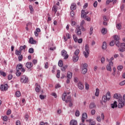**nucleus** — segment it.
<instances>
[{"mask_svg": "<svg viewBox=\"0 0 125 125\" xmlns=\"http://www.w3.org/2000/svg\"><path fill=\"white\" fill-rule=\"evenodd\" d=\"M113 62H109V64L107 65L106 66V70H107V71H110L111 72V71H112V66H113Z\"/></svg>", "mask_w": 125, "mask_h": 125, "instance_id": "10", "label": "nucleus"}, {"mask_svg": "<svg viewBox=\"0 0 125 125\" xmlns=\"http://www.w3.org/2000/svg\"><path fill=\"white\" fill-rule=\"evenodd\" d=\"M70 125H78V122L76 120H72L69 123Z\"/></svg>", "mask_w": 125, "mask_h": 125, "instance_id": "19", "label": "nucleus"}, {"mask_svg": "<svg viewBox=\"0 0 125 125\" xmlns=\"http://www.w3.org/2000/svg\"><path fill=\"white\" fill-rule=\"evenodd\" d=\"M28 52L29 53H34V48H29L28 50Z\"/></svg>", "mask_w": 125, "mask_h": 125, "instance_id": "47", "label": "nucleus"}, {"mask_svg": "<svg viewBox=\"0 0 125 125\" xmlns=\"http://www.w3.org/2000/svg\"><path fill=\"white\" fill-rule=\"evenodd\" d=\"M35 86H36L35 88V91L36 92H40V91H41V85H40L39 83H36L35 84Z\"/></svg>", "mask_w": 125, "mask_h": 125, "instance_id": "13", "label": "nucleus"}, {"mask_svg": "<svg viewBox=\"0 0 125 125\" xmlns=\"http://www.w3.org/2000/svg\"><path fill=\"white\" fill-rule=\"evenodd\" d=\"M101 119L103 121H104V113H102L101 114Z\"/></svg>", "mask_w": 125, "mask_h": 125, "instance_id": "62", "label": "nucleus"}, {"mask_svg": "<svg viewBox=\"0 0 125 125\" xmlns=\"http://www.w3.org/2000/svg\"><path fill=\"white\" fill-rule=\"evenodd\" d=\"M20 82L21 83H26L29 82L28 77H27L26 75H22L21 77Z\"/></svg>", "mask_w": 125, "mask_h": 125, "instance_id": "4", "label": "nucleus"}, {"mask_svg": "<svg viewBox=\"0 0 125 125\" xmlns=\"http://www.w3.org/2000/svg\"><path fill=\"white\" fill-rule=\"evenodd\" d=\"M118 107V104H117V102L115 101L113 104H111V108L114 109V108H117Z\"/></svg>", "mask_w": 125, "mask_h": 125, "instance_id": "26", "label": "nucleus"}, {"mask_svg": "<svg viewBox=\"0 0 125 125\" xmlns=\"http://www.w3.org/2000/svg\"><path fill=\"white\" fill-rule=\"evenodd\" d=\"M95 95L96 96H98L99 95V89L98 88L96 89V92H95Z\"/></svg>", "mask_w": 125, "mask_h": 125, "instance_id": "37", "label": "nucleus"}, {"mask_svg": "<svg viewBox=\"0 0 125 125\" xmlns=\"http://www.w3.org/2000/svg\"><path fill=\"white\" fill-rule=\"evenodd\" d=\"M72 77H73V73L70 72H68L67 74V78H68V79H72Z\"/></svg>", "mask_w": 125, "mask_h": 125, "instance_id": "28", "label": "nucleus"}, {"mask_svg": "<svg viewBox=\"0 0 125 125\" xmlns=\"http://www.w3.org/2000/svg\"><path fill=\"white\" fill-rule=\"evenodd\" d=\"M72 60L73 62L75 63H76V62H78L79 61V56H73Z\"/></svg>", "mask_w": 125, "mask_h": 125, "instance_id": "21", "label": "nucleus"}, {"mask_svg": "<svg viewBox=\"0 0 125 125\" xmlns=\"http://www.w3.org/2000/svg\"><path fill=\"white\" fill-rule=\"evenodd\" d=\"M0 74L3 77H6V73L1 70L0 71Z\"/></svg>", "mask_w": 125, "mask_h": 125, "instance_id": "33", "label": "nucleus"}, {"mask_svg": "<svg viewBox=\"0 0 125 125\" xmlns=\"http://www.w3.org/2000/svg\"><path fill=\"white\" fill-rule=\"evenodd\" d=\"M70 15H71V17H74V16H75V12H74L73 11H71L70 12Z\"/></svg>", "mask_w": 125, "mask_h": 125, "instance_id": "57", "label": "nucleus"}, {"mask_svg": "<svg viewBox=\"0 0 125 125\" xmlns=\"http://www.w3.org/2000/svg\"><path fill=\"white\" fill-rule=\"evenodd\" d=\"M96 107V105H95V104L93 102L91 103L89 105V108L90 109H94Z\"/></svg>", "mask_w": 125, "mask_h": 125, "instance_id": "17", "label": "nucleus"}, {"mask_svg": "<svg viewBox=\"0 0 125 125\" xmlns=\"http://www.w3.org/2000/svg\"><path fill=\"white\" fill-rule=\"evenodd\" d=\"M123 65H119L118 67H117V69L119 71H122V70H123Z\"/></svg>", "mask_w": 125, "mask_h": 125, "instance_id": "45", "label": "nucleus"}, {"mask_svg": "<svg viewBox=\"0 0 125 125\" xmlns=\"http://www.w3.org/2000/svg\"><path fill=\"white\" fill-rule=\"evenodd\" d=\"M114 98H115L116 99H119V98H121V97H119V95L118 94H115L113 96Z\"/></svg>", "mask_w": 125, "mask_h": 125, "instance_id": "42", "label": "nucleus"}, {"mask_svg": "<svg viewBox=\"0 0 125 125\" xmlns=\"http://www.w3.org/2000/svg\"><path fill=\"white\" fill-rule=\"evenodd\" d=\"M103 49H106L107 48V43L105 42H104L103 43V45L102 46Z\"/></svg>", "mask_w": 125, "mask_h": 125, "instance_id": "29", "label": "nucleus"}, {"mask_svg": "<svg viewBox=\"0 0 125 125\" xmlns=\"http://www.w3.org/2000/svg\"><path fill=\"white\" fill-rule=\"evenodd\" d=\"M22 59H23V56L22 55H19V61H22Z\"/></svg>", "mask_w": 125, "mask_h": 125, "instance_id": "48", "label": "nucleus"}, {"mask_svg": "<svg viewBox=\"0 0 125 125\" xmlns=\"http://www.w3.org/2000/svg\"><path fill=\"white\" fill-rule=\"evenodd\" d=\"M83 54L85 58H87L89 55V45L87 44L85 45V51L83 52Z\"/></svg>", "mask_w": 125, "mask_h": 125, "instance_id": "2", "label": "nucleus"}, {"mask_svg": "<svg viewBox=\"0 0 125 125\" xmlns=\"http://www.w3.org/2000/svg\"><path fill=\"white\" fill-rule=\"evenodd\" d=\"M111 99V93L110 92H107L105 95H104L102 97V100L103 102L105 103L107 101H109Z\"/></svg>", "mask_w": 125, "mask_h": 125, "instance_id": "1", "label": "nucleus"}, {"mask_svg": "<svg viewBox=\"0 0 125 125\" xmlns=\"http://www.w3.org/2000/svg\"><path fill=\"white\" fill-rule=\"evenodd\" d=\"M84 18L85 20H86L88 22H90V20H91V19L89 17L86 18V17H84Z\"/></svg>", "mask_w": 125, "mask_h": 125, "instance_id": "55", "label": "nucleus"}, {"mask_svg": "<svg viewBox=\"0 0 125 125\" xmlns=\"http://www.w3.org/2000/svg\"><path fill=\"white\" fill-rule=\"evenodd\" d=\"M78 87L79 88V89H81L82 90L83 88V83H82V82H79L78 83Z\"/></svg>", "mask_w": 125, "mask_h": 125, "instance_id": "20", "label": "nucleus"}, {"mask_svg": "<svg viewBox=\"0 0 125 125\" xmlns=\"http://www.w3.org/2000/svg\"><path fill=\"white\" fill-rule=\"evenodd\" d=\"M94 7H97V1H95L93 4Z\"/></svg>", "mask_w": 125, "mask_h": 125, "instance_id": "63", "label": "nucleus"}, {"mask_svg": "<svg viewBox=\"0 0 125 125\" xmlns=\"http://www.w3.org/2000/svg\"><path fill=\"white\" fill-rule=\"evenodd\" d=\"M85 89H89V85L87 84V83H85Z\"/></svg>", "mask_w": 125, "mask_h": 125, "instance_id": "53", "label": "nucleus"}, {"mask_svg": "<svg viewBox=\"0 0 125 125\" xmlns=\"http://www.w3.org/2000/svg\"><path fill=\"white\" fill-rule=\"evenodd\" d=\"M109 44L110 46H113L115 44V41H112Z\"/></svg>", "mask_w": 125, "mask_h": 125, "instance_id": "56", "label": "nucleus"}, {"mask_svg": "<svg viewBox=\"0 0 125 125\" xmlns=\"http://www.w3.org/2000/svg\"><path fill=\"white\" fill-rule=\"evenodd\" d=\"M0 89L1 91H6L8 89V85L7 84H1L0 86Z\"/></svg>", "mask_w": 125, "mask_h": 125, "instance_id": "7", "label": "nucleus"}, {"mask_svg": "<svg viewBox=\"0 0 125 125\" xmlns=\"http://www.w3.org/2000/svg\"><path fill=\"white\" fill-rule=\"evenodd\" d=\"M71 96H68L67 93H64L62 94V100L63 101H65L66 103H68V101H70Z\"/></svg>", "mask_w": 125, "mask_h": 125, "instance_id": "3", "label": "nucleus"}, {"mask_svg": "<svg viewBox=\"0 0 125 125\" xmlns=\"http://www.w3.org/2000/svg\"><path fill=\"white\" fill-rule=\"evenodd\" d=\"M89 125H95V123L92 120V121L89 123Z\"/></svg>", "mask_w": 125, "mask_h": 125, "instance_id": "64", "label": "nucleus"}, {"mask_svg": "<svg viewBox=\"0 0 125 125\" xmlns=\"http://www.w3.org/2000/svg\"><path fill=\"white\" fill-rule=\"evenodd\" d=\"M112 1H114V0H107L106 1V5H108L110 4V3L112 2Z\"/></svg>", "mask_w": 125, "mask_h": 125, "instance_id": "41", "label": "nucleus"}, {"mask_svg": "<svg viewBox=\"0 0 125 125\" xmlns=\"http://www.w3.org/2000/svg\"><path fill=\"white\" fill-rule=\"evenodd\" d=\"M73 38L74 41L75 42H78V37H77V35H74L73 36Z\"/></svg>", "mask_w": 125, "mask_h": 125, "instance_id": "38", "label": "nucleus"}, {"mask_svg": "<svg viewBox=\"0 0 125 125\" xmlns=\"http://www.w3.org/2000/svg\"><path fill=\"white\" fill-rule=\"evenodd\" d=\"M17 72L16 73V75L17 77H20L21 76V72H20V70H17Z\"/></svg>", "mask_w": 125, "mask_h": 125, "instance_id": "36", "label": "nucleus"}, {"mask_svg": "<svg viewBox=\"0 0 125 125\" xmlns=\"http://www.w3.org/2000/svg\"><path fill=\"white\" fill-rule=\"evenodd\" d=\"M1 119H2L3 122H7V121H8V117L6 115L4 116H1Z\"/></svg>", "mask_w": 125, "mask_h": 125, "instance_id": "25", "label": "nucleus"}, {"mask_svg": "<svg viewBox=\"0 0 125 125\" xmlns=\"http://www.w3.org/2000/svg\"><path fill=\"white\" fill-rule=\"evenodd\" d=\"M120 85H125V80L122 81L119 83Z\"/></svg>", "mask_w": 125, "mask_h": 125, "instance_id": "60", "label": "nucleus"}, {"mask_svg": "<svg viewBox=\"0 0 125 125\" xmlns=\"http://www.w3.org/2000/svg\"><path fill=\"white\" fill-rule=\"evenodd\" d=\"M74 54H75V56H78L79 54H80V50L77 49L75 51Z\"/></svg>", "mask_w": 125, "mask_h": 125, "instance_id": "35", "label": "nucleus"}, {"mask_svg": "<svg viewBox=\"0 0 125 125\" xmlns=\"http://www.w3.org/2000/svg\"><path fill=\"white\" fill-rule=\"evenodd\" d=\"M118 108L122 109L124 106L125 105V102L123 100L122 98H120L118 100Z\"/></svg>", "mask_w": 125, "mask_h": 125, "instance_id": "6", "label": "nucleus"}, {"mask_svg": "<svg viewBox=\"0 0 125 125\" xmlns=\"http://www.w3.org/2000/svg\"><path fill=\"white\" fill-rule=\"evenodd\" d=\"M114 41H115V43L118 47H121V43H120V36L118 35H115L114 36Z\"/></svg>", "mask_w": 125, "mask_h": 125, "instance_id": "5", "label": "nucleus"}, {"mask_svg": "<svg viewBox=\"0 0 125 125\" xmlns=\"http://www.w3.org/2000/svg\"><path fill=\"white\" fill-rule=\"evenodd\" d=\"M67 68H68V65H65L63 66L62 67V66L61 70L62 72H66V69H67Z\"/></svg>", "mask_w": 125, "mask_h": 125, "instance_id": "27", "label": "nucleus"}, {"mask_svg": "<svg viewBox=\"0 0 125 125\" xmlns=\"http://www.w3.org/2000/svg\"><path fill=\"white\" fill-rule=\"evenodd\" d=\"M29 43H31V44H36V43L37 42H36V41L34 40V39H33V38L31 37L29 39Z\"/></svg>", "mask_w": 125, "mask_h": 125, "instance_id": "22", "label": "nucleus"}, {"mask_svg": "<svg viewBox=\"0 0 125 125\" xmlns=\"http://www.w3.org/2000/svg\"><path fill=\"white\" fill-rule=\"evenodd\" d=\"M15 54L16 55H21V52L20 51L16 50Z\"/></svg>", "mask_w": 125, "mask_h": 125, "instance_id": "50", "label": "nucleus"}, {"mask_svg": "<svg viewBox=\"0 0 125 125\" xmlns=\"http://www.w3.org/2000/svg\"><path fill=\"white\" fill-rule=\"evenodd\" d=\"M58 65L59 66V67H62V66H63V61H59V62H58Z\"/></svg>", "mask_w": 125, "mask_h": 125, "instance_id": "40", "label": "nucleus"}, {"mask_svg": "<svg viewBox=\"0 0 125 125\" xmlns=\"http://www.w3.org/2000/svg\"><path fill=\"white\" fill-rule=\"evenodd\" d=\"M76 8H77V4L75 3H72L70 7L71 10L73 11V10H76Z\"/></svg>", "mask_w": 125, "mask_h": 125, "instance_id": "18", "label": "nucleus"}, {"mask_svg": "<svg viewBox=\"0 0 125 125\" xmlns=\"http://www.w3.org/2000/svg\"><path fill=\"white\" fill-rule=\"evenodd\" d=\"M15 95L17 97H20V96H21V92L19 91H17L16 92Z\"/></svg>", "mask_w": 125, "mask_h": 125, "instance_id": "31", "label": "nucleus"}, {"mask_svg": "<svg viewBox=\"0 0 125 125\" xmlns=\"http://www.w3.org/2000/svg\"><path fill=\"white\" fill-rule=\"evenodd\" d=\"M57 78H58V79H59V78H60V70H58L57 71Z\"/></svg>", "mask_w": 125, "mask_h": 125, "instance_id": "44", "label": "nucleus"}, {"mask_svg": "<svg viewBox=\"0 0 125 125\" xmlns=\"http://www.w3.org/2000/svg\"><path fill=\"white\" fill-rule=\"evenodd\" d=\"M76 33L78 35V36H81V35H82V31H81V27L78 26L77 28H76Z\"/></svg>", "mask_w": 125, "mask_h": 125, "instance_id": "14", "label": "nucleus"}, {"mask_svg": "<svg viewBox=\"0 0 125 125\" xmlns=\"http://www.w3.org/2000/svg\"><path fill=\"white\" fill-rule=\"evenodd\" d=\"M89 13V12L87 11L85 12L84 10H82L81 11V18H84V17H86V15Z\"/></svg>", "mask_w": 125, "mask_h": 125, "instance_id": "11", "label": "nucleus"}, {"mask_svg": "<svg viewBox=\"0 0 125 125\" xmlns=\"http://www.w3.org/2000/svg\"><path fill=\"white\" fill-rule=\"evenodd\" d=\"M97 121H98V122H99V123L101 122V118H100V116L97 117Z\"/></svg>", "mask_w": 125, "mask_h": 125, "instance_id": "61", "label": "nucleus"}, {"mask_svg": "<svg viewBox=\"0 0 125 125\" xmlns=\"http://www.w3.org/2000/svg\"><path fill=\"white\" fill-rule=\"evenodd\" d=\"M116 28H117L118 30H121V29H122V24L118 23L116 24Z\"/></svg>", "mask_w": 125, "mask_h": 125, "instance_id": "32", "label": "nucleus"}, {"mask_svg": "<svg viewBox=\"0 0 125 125\" xmlns=\"http://www.w3.org/2000/svg\"><path fill=\"white\" fill-rule=\"evenodd\" d=\"M29 7L30 10V13H32V12H34V8H33V6H32V5H30Z\"/></svg>", "mask_w": 125, "mask_h": 125, "instance_id": "39", "label": "nucleus"}, {"mask_svg": "<svg viewBox=\"0 0 125 125\" xmlns=\"http://www.w3.org/2000/svg\"><path fill=\"white\" fill-rule=\"evenodd\" d=\"M95 113H96V111L95 109H92L91 111V114L92 115V116H94V115H95Z\"/></svg>", "mask_w": 125, "mask_h": 125, "instance_id": "46", "label": "nucleus"}, {"mask_svg": "<svg viewBox=\"0 0 125 125\" xmlns=\"http://www.w3.org/2000/svg\"><path fill=\"white\" fill-rule=\"evenodd\" d=\"M25 66L27 69H31L33 67V63L32 62H27L25 64Z\"/></svg>", "mask_w": 125, "mask_h": 125, "instance_id": "15", "label": "nucleus"}, {"mask_svg": "<svg viewBox=\"0 0 125 125\" xmlns=\"http://www.w3.org/2000/svg\"><path fill=\"white\" fill-rule=\"evenodd\" d=\"M87 72V69L83 68L82 71V74H83V75H85Z\"/></svg>", "mask_w": 125, "mask_h": 125, "instance_id": "34", "label": "nucleus"}, {"mask_svg": "<svg viewBox=\"0 0 125 125\" xmlns=\"http://www.w3.org/2000/svg\"><path fill=\"white\" fill-rule=\"evenodd\" d=\"M101 32L103 35H106L107 34V29L105 28H102Z\"/></svg>", "mask_w": 125, "mask_h": 125, "instance_id": "30", "label": "nucleus"}, {"mask_svg": "<svg viewBox=\"0 0 125 125\" xmlns=\"http://www.w3.org/2000/svg\"><path fill=\"white\" fill-rule=\"evenodd\" d=\"M62 55L64 57V59H68V58H69V55L67 54V51L65 50L62 51Z\"/></svg>", "mask_w": 125, "mask_h": 125, "instance_id": "9", "label": "nucleus"}, {"mask_svg": "<svg viewBox=\"0 0 125 125\" xmlns=\"http://www.w3.org/2000/svg\"><path fill=\"white\" fill-rule=\"evenodd\" d=\"M24 118L26 121H28V119H29V115H28V114H25Z\"/></svg>", "mask_w": 125, "mask_h": 125, "instance_id": "58", "label": "nucleus"}, {"mask_svg": "<svg viewBox=\"0 0 125 125\" xmlns=\"http://www.w3.org/2000/svg\"><path fill=\"white\" fill-rule=\"evenodd\" d=\"M22 67H23V65L21 64V63L18 64L17 65L16 70H17V71H20L22 69Z\"/></svg>", "mask_w": 125, "mask_h": 125, "instance_id": "23", "label": "nucleus"}, {"mask_svg": "<svg viewBox=\"0 0 125 125\" xmlns=\"http://www.w3.org/2000/svg\"><path fill=\"white\" fill-rule=\"evenodd\" d=\"M52 12H54L55 14H56V12H57V6L54 5L52 8Z\"/></svg>", "mask_w": 125, "mask_h": 125, "instance_id": "24", "label": "nucleus"}, {"mask_svg": "<svg viewBox=\"0 0 125 125\" xmlns=\"http://www.w3.org/2000/svg\"><path fill=\"white\" fill-rule=\"evenodd\" d=\"M45 69H48V62H46L44 65Z\"/></svg>", "mask_w": 125, "mask_h": 125, "instance_id": "52", "label": "nucleus"}, {"mask_svg": "<svg viewBox=\"0 0 125 125\" xmlns=\"http://www.w3.org/2000/svg\"><path fill=\"white\" fill-rule=\"evenodd\" d=\"M93 33V28L90 27V32H89L90 35H92Z\"/></svg>", "mask_w": 125, "mask_h": 125, "instance_id": "51", "label": "nucleus"}, {"mask_svg": "<svg viewBox=\"0 0 125 125\" xmlns=\"http://www.w3.org/2000/svg\"><path fill=\"white\" fill-rule=\"evenodd\" d=\"M12 78H13V76L11 74H10L8 76V80H9V81L12 80Z\"/></svg>", "mask_w": 125, "mask_h": 125, "instance_id": "49", "label": "nucleus"}, {"mask_svg": "<svg viewBox=\"0 0 125 125\" xmlns=\"http://www.w3.org/2000/svg\"><path fill=\"white\" fill-rule=\"evenodd\" d=\"M120 52H125V43H121L120 48H119Z\"/></svg>", "mask_w": 125, "mask_h": 125, "instance_id": "8", "label": "nucleus"}, {"mask_svg": "<svg viewBox=\"0 0 125 125\" xmlns=\"http://www.w3.org/2000/svg\"><path fill=\"white\" fill-rule=\"evenodd\" d=\"M85 23V21H84V20H83L81 22L80 27L82 31H85V29L83 27V24H84Z\"/></svg>", "mask_w": 125, "mask_h": 125, "instance_id": "16", "label": "nucleus"}, {"mask_svg": "<svg viewBox=\"0 0 125 125\" xmlns=\"http://www.w3.org/2000/svg\"><path fill=\"white\" fill-rule=\"evenodd\" d=\"M74 83H78V82H79V79L78 78V77H75L74 78Z\"/></svg>", "mask_w": 125, "mask_h": 125, "instance_id": "59", "label": "nucleus"}, {"mask_svg": "<svg viewBox=\"0 0 125 125\" xmlns=\"http://www.w3.org/2000/svg\"><path fill=\"white\" fill-rule=\"evenodd\" d=\"M87 119V114L86 113H83L82 114V122L84 123V120Z\"/></svg>", "mask_w": 125, "mask_h": 125, "instance_id": "12", "label": "nucleus"}, {"mask_svg": "<svg viewBox=\"0 0 125 125\" xmlns=\"http://www.w3.org/2000/svg\"><path fill=\"white\" fill-rule=\"evenodd\" d=\"M75 116L76 117H79L80 116V111L77 110L75 112Z\"/></svg>", "mask_w": 125, "mask_h": 125, "instance_id": "43", "label": "nucleus"}, {"mask_svg": "<svg viewBox=\"0 0 125 125\" xmlns=\"http://www.w3.org/2000/svg\"><path fill=\"white\" fill-rule=\"evenodd\" d=\"M83 69H87V64H86V63H85L83 64Z\"/></svg>", "mask_w": 125, "mask_h": 125, "instance_id": "54", "label": "nucleus"}]
</instances>
